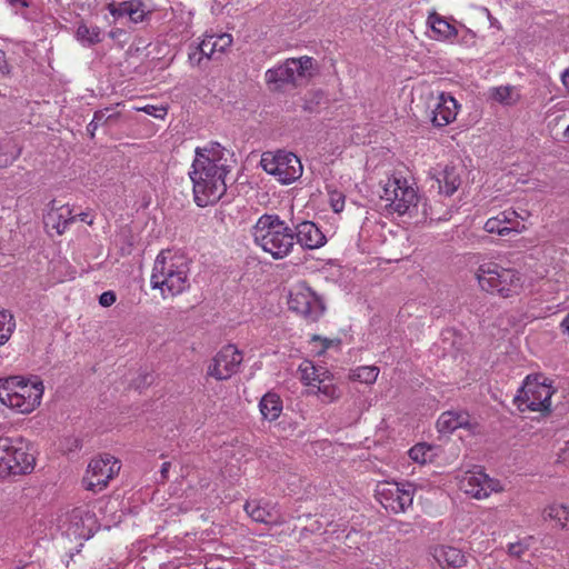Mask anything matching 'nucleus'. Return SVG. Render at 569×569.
Returning <instances> with one entry per match:
<instances>
[{
	"mask_svg": "<svg viewBox=\"0 0 569 569\" xmlns=\"http://www.w3.org/2000/svg\"><path fill=\"white\" fill-rule=\"evenodd\" d=\"M230 168L229 151L218 142L196 149L189 177L198 207L212 206L222 198L227 191L226 178Z\"/></svg>",
	"mask_w": 569,
	"mask_h": 569,
	"instance_id": "obj_1",
	"label": "nucleus"
},
{
	"mask_svg": "<svg viewBox=\"0 0 569 569\" xmlns=\"http://www.w3.org/2000/svg\"><path fill=\"white\" fill-rule=\"evenodd\" d=\"M190 261L182 253L162 250L156 258L150 277L153 289H160L163 298L178 296L190 287Z\"/></svg>",
	"mask_w": 569,
	"mask_h": 569,
	"instance_id": "obj_2",
	"label": "nucleus"
},
{
	"mask_svg": "<svg viewBox=\"0 0 569 569\" xmlns=\"http://www.w3.org/2000/svg\"><path fill=\"white\" fill-rule=\"evenodd\" d=\"M252 237L254 243L276 260L288 257L296 246L293 229L278 214L259 217L252 227Z\"/></svg>",
	"mask_w": 569,
	"mask_h": 569,
	"instance_id": "obj_3",
	"label": "nucleus"
},
{
	"mask_svg": "<svg viewBox=\"0 0 569 569\" xmlns=\"http://www.w3.org/2000/svg\"><path fill=\"white\" fill-rule=\"evenodd\" d=\"M43 391V383L37 377L26 379L11 376L0 379V402L18 413L32 412L41 403Z\"/></svg>",
	"mask_w": 569,
	"mask_h": 569,
	"instance_id": "obj_4",
	"label": "nucleus"
},
{
	"mask_svg": "<svg viewBox=\"0 0 569 569\" xmlns=\"http://www.w3.org/2000/svg\"><path fill=\"white\" fill-rule=\"evenodd\" d=\"M476 278L483 291L501 298L518 296L523 287V279L518 270L493 261L481 263L477 269Z\"/></svg>",
	"mask_w": 569,
	"mask_h": 569,
	"instance_id": "obj_5",
	"label": "nucleus"
},
{
	"mask_svg": "<svg viewBox=\"0 0 569 569\" xmlns=\"http://www.w3.org/2000/svg\"><path fill=\"white\" fill-rule=\"evenodd\" d=\"M555 390L548 379L528 376L515 397L517 408L525 411L550 412Z\"/></svg>",
	"mask_w": 569,
	"mask_h": 569,
	"instance_id": "obj_6",
	"label": "nucleus"
},
{
	"mask_svg": "<svg viewBox=\"0 0 569 569\" xmlns=\"http://www.w3.org/2000/svg\"><path fill=\"white\" fill-rule=\"evenodd\" d=\"M380 200L389 212L403 216L411 214L418 204L419 198L417 190L406 179L393 177L382 184Z\"/></svg>",
	"mask_w": 569,
	"mask_h": 569,
	"instance_id": "obj_7",
	"label": "nucleus"
},
{
	"mask_svg": "<svg viewBox=\"0 0 569 569\" xmlns=\"http://www.w3.org/2000/svg\"><path fill=\"white\" fill-rule=\"evenodd\" d=\"M36 459L22 439L0 437V470L9 475H26L33 470Z\"/></svg>",
	"mask_w": 569,
	"mask_h": 569,
	"instance_id": "obj_8",
	"label": "nucleus"
},
{
	"mask_svg": "<svg viewBox=\"0 0 569 569\" xmlns=\"http://www.w3.org/2000/svg\"><path fill=\"white\" fill-rule=\"evenodd\" d=\"M260 164L267 173L273 176L282 184L295 182L303 171L300 159L295 153L284 150L263 152Z\"/></svg>",
	"mask_w": 569,
	"mask_h": 569,
	"instance_id": "obj_9",
	"label": "nucleus"
},
{
	"mask_svg": "<svg viewBox=\"0 0 569 569\" xmlns=\"http://www.w3.org/2000/svg\"><path fill=\"white\" fill-rule=\"evenodd\" d=\"M298 372L301 382L309 388V395H317L323 402H331L339 398L332 376L326 367L303 360L299 365Z\"/></svg>",
	"mask_w": 569,
	"mask_h": 569,
	"instance_id": "obj_10",
	"label": "nucleus"
},
{
	"mask_svg": "<svg viewBox=\"0 0 569 569\" xmlns=\"http://www.w3.org/2000/svg\"><path fill=\"white\" fill-rule=\"evenodd\" d=\"M316 70L313 58L302 56L299 58H289L283 63L268 69L266 80L268 83H291L298 84L301 81L309 80Z\"/></svg>",
	"mask_w": 569,
	"mask_h": 569,
	"instance_id": "obj_11",
	"label": "nucleus"
},
{
	"mask_svg": "<svg viewBox=\"0 0 569 569\" xmlns=\"http://www.w3.org/2000/svg\"><path fill=\"white\" fill-rule=\"evenodd\" d=\"M289 309L309 322H316L325 312L321 298L305 282L296 283L289 291Z\"/></svg>",
	"mask_w": 569,
	"mask_h": 569,
	"instance_id": "obj_12",
	"label": "nucleus"
},
{
	"mask_svg": "<svg viewBox=\"0 0 569 569\" xmlns=\"http://www.w3.org/2000/svg\"><path fill=\"white\" fill-rule=\"evenodd\" d=\"M121 462L109 453L92 459L83 477V486L87 490L102 491L120 471Z\"/></svg>",
	"mask_w": 569,
	"mask_h": 569,
	"instance_id": "obj_13",
	"label": "nucleus"
},
{
	"mask_svg": "<svg viewBox=\"0 0 569 569\" xmlns=\"http://www.w3.org/2000/svg\"><path fill=\"white\" fill-rule=\"evenodd\" d=\"M415 489L410 483L380 482L376 487V498L381 506L393 513L407 511L412 506Z\"/></svg>",
	"mask_w": 569,
	"mask_h": 569,
	"instance_id": "obj_14",
	"label": "nucleus"
},
{
	"mask_svg": "<svg viewBox=\"0 0 569 569\" xmlns=\"http://www.w3.org/2000/svg\"><path fill=\"white\" fill-rule=\"evenodd\" d=\"M458 486L466 495L482 500L493 492H501L503 486L498 479L489 477L482 469L473 468L458 477Z\"/></svg>",
	"mask_w": 569,
	"mask_h": 569,
	"instance_id": "obj_15",
	"label": "nucleus"
},
{
	"mask_svg": "<svg viewBox=\"0 0 569 569\" xmlns=\"http://www.w3.org/2000/svg\"><path fill=\"white\" fill-rule=\"evenodd\" d=\"M242 360V352L234 345H227L212 359L208 375L216 380H227L238 371Z\"/></svg>",
	"mask_w": 569,
	"mask_h": 569,
	"instance_id": "obj_16",
	"label": "nucleus"
},
{
	"mask_svg": "<svg viewBox=\"0 0 569 569\" xmlns=\"http://www.w3.org/2000/svg\"><path fill=\"white\" fill-rule=\"evenodd\" d=\"M429 174L437 183L438 192L446 197H451L461 184L460 170L456 166L438 164L429 171Z\"/></svg>",
	"mask_w": 569,
	"mask_h": 569,
	"instance_id": "obj_17",
	"label": "nucleus"
},
{
	"mask_svg": "<svg viewBox=\"0 0 569 569\" xmlns=\"http://www.w3.org/2000/svg\"><path fill=\"white\" fill-rule=\"evenodd\" d=\"M244 510L256 522L267 525H281L284 522L283 516L279 512L276 505L262 500H251L246 502Z\"/></svg>",
	"mask_w": 569,
	"mask_h": 569,
	"instance_id": "obj_18",
	"label": "nucleus"
},
{
	"mask_svg": "<svg viewBox=\"0 0 569 569\" xmlns=\"http://www.w3.org/2000/svg\"><path fill=\"white\" fill-rule=\"evenodd\" d=\"M295 241L303 249H319L327 242V238L319 227L309 220L298 223L295 228Z\"/></svg>",
	"mask_w": 569,
	"mask_h": 569,
	"instance_id": "obj_19",
	"label": "nucleus"
},
{
	"mask_svg": "<svg viewBox=\"0 0 569 569\" xmlns=\"http://www.w3.org/2000/svg\"><path fill=\"white\" fill-rule=\"evenodd\" d=\"M459 104L457 100L445 92L438 97V101L432 110V123L437 127H445L456 120Z\"/></svg>",
	"mask_w": 569,
	"mask_h": 569,
	"instance_id": "obj_20",
	"label": "nucleus"
},
{
	"mask_svg": "<svg viewBox=\"0 0 569 569\" xmlns=\"http://www.w3.org/2000/svg\"><path fill=\"white\" fill-rule=\"evenodd\" d=\"M427 26L431 29L432 38L437 41L453 42L459 34V29L436 11L428 14Z\"/></svg>",
	"mask_w": 569,
	"mask_h": 569,
	"instance_id": "obj_21",
	"label": "nucleus"
},
{
	"mask_svg": "<svg viewBox=\"0 0 569 569\" xmlns=\"http://www.w3.org/2000/svg\"><path fill=\"white\" fill-rule=\"evenodd\" d=\"M432 556L441 567L461 568L467 565L466 553L453 546L440 545L433 548Z\"/></svg>",
	"mask_w": 569,
	"mask_h": 569,
	"instance_id": "obj_22",
	"label": "nucleus"
},
{
	"mask_svg": "<svg viewBox=\"0 0 569 569\" xmlns=\"http://www.w3.org/2000/svg\"><path fill=\"white\" fill-rule=\"evenodd\" d=\"M470 427V416L466 411H446L440 415L437 428L440 432L451 433L459 428Z\"/></svg>",
	"mask_w": 569,
	"mask_h": 569,
	"instance_id": "obj_23",
	"label": "nucleus"
},
{
	"mask_svg": "<svg viewBox=\"0 0 569 569\" xmlns=\"http://www.w3.org/2000/svg\"><path fill=\"white\" fill-rule=\"evenodd\" d=\"M232 41V36L229 33L206 34L202 39V52L207 54V60L214 59L224 53Z\"/></svg>",
	"mask_w": 569,
	"mask_h": 569,
	"instance_id": "obj_24",
	"label": "nucleus"
},
{
	"mask_svg": "<svg viewBox=\"0 0 569 569\" xmlns=\"http://www.w3.org/2000/svg\"><path fill=\"white\" fill-rule=\"evenodd\" d=\"M500 212L507 236L520 234L527 230L525 222L530 217V212L528 210L516 211L515 209L509 208Z\"/></svg>",
	"mask_w": 569,
	"mask_h": 569,
	"instance_id": "obj_25",
	"label": "nucleus"
},
{
	"mask_svg": "<svg viewBox=\"0 0 569 569\" xmlns=\"http://www.w3.org/2000/svg\"><path fill=\"white\" fill-rule=\"evenodd\" d=\"M569 506L551 502L541 509V518L545 522H553L555 527L565 530L568 520Z\"/></svg>",
	"mask_w": 569,
	"mask_h": 569,
	"instance_id": "obj_26",
	"label": "nucleus"
},
{
	"mask_svg": "<svg viewBox=\"0 0 569 569\" xmlns=\"http://www.w3.org/2000/svg\"><path fill=\"white\" fill-rule=\"evenodd\" d=\"M282 409V400L276 392H267L259 402V410L263 419L268 421L277 420L280 417Z\"/></svg>",
	"mask_w": 569,
	"mask_h": 569,
	"instance_id": "obj_27",
	"label": "nucleus"
},
{
	"mask_svg": "<svg viewBox=\"0 0 569 569\" xmlns=\"http://www.w3.org/2000/svg\"><path fill=\"white\" fill-rule=\"evenodd\" d=\"M141 6L140 1H123L110 4L109 10L113 17H129L132 22L138 23L142 21Z\"/></svg>",
	"mask_w": 569,
	"mask_h": 569,
	"instance_id": "obj_28",
	"label": "nucleus"
},
{
	"mask_svg": "<svg viewBox=\"0 0 569 569\" xmlns=\"http://www.w3.org/2000/svg\"><path fill=\"white\" fill-rule=\"evenodd\" d=\"M408 455L413 462L419 465H426L431 462L436 457V448L431 445L421 442L415 445L409 451Z\"/></svg>",
	"mask_w": 569,
	"mask_h": 569,
	"instance_id": "obj_29",
	"label": "nucleus"
},
{
	"mask_svg": "<svg viewBox=\"0 0 569 569\" xmlns=\"http://www.w3.org/2000/svg\"><path fill=\"white\" fill-rule=\"evenodd\" d=\"M489 97L502 104L511 106L519 99V94L516 93L515 88L511 86L495 87L489 90Z\"/></svg>",
	"mask_w": 569,
	"mask_h": 569,
	"instance_id": "obj_30",
	"label": "nucleus"
},
{
	"mask_svg": "<svg viewBox=\"0 0 569 569\" xmlns=\"http://www.w3.org/2000/svg\"><path fill=\"white\" fill-rule=\"evenodd\" d=\"M379 375V368L376 366H361L351 370L349 378L366 385H372Z\"/></svg>",
	"mask_w": 569,
	"mask_h": 569,
	"instance_id": "obj_31",
	"label": "nucleus"
},
{
	"mask_svg": "<svg viewBox=\"0 0 569 569\" xmlns=\"http://www.w3.org/2000/svg\"><path fill=\"white\" fill-rule=\"evenodd\" d=\"M16 329V320L8 310H0V347L11 337Z\"/></svg>",
	"mask_w": 569,
	"mask_h": 569,
	"instance_id": "obj_32",
	"label": "nucleus"
},
{
	"mask_svg": "<svg viewBox=\"0 0 569 569\" xmlns=\"http://www.w3.org/2000/svg\"><path fill=\"white\" fill-rule=\"evenodd\" d=\"M77 39L83 44H96L101 41V31L98 27H88L80 24L77 29Z\"/></svg>",
	"mask_w": 569,
	"mask_h": 569,
	"instance_id": "obj_33",
	"label": "nucleus"
},
{
	"mask_svg": "<svg viewBox=\"0 0 569 569\" xmlns=\"http://www.w3.org/2000/svg\"><path fill=\"white\" fill-rule=\"evenodd\" d=\"M49 219L57 220V223L53 227L57 229V232L61 234L68 227L69 222L74 220V217L71 216V209L69 207H64L61 208L60 212L49 213Z\"/></svg>",
	"mask_w": 569,
	"mask_h": 569,
	"instance_id": "obj_34",
	"label": "nucleus"
},
{
	"mask_svg": "<svg viewBox=\"0 0 569 569\" xmlns=\"http://www.w3.org/2000/svg\"><path fill=\"white\" fill-rule=\"evenodd\" d=\"M310 350L317 356H321L326 350L331 348L332 346L339 345V340H329L327 338H322L320 336H313L310 340Z\"/></svg>",
	"mask_w": 569,
	"mask_h": 569,
	"instance_id": "obj_35",
	"label": "nucleus"
},
{
	"mask_svg": "<svg viewBox=\"0 0 569 569\" xmlns=\"http://www.w3.org/2000/svg\"><path fill=\"white\" fill-rule=\"evenodd\" d=\"M485 231L488 233H495L501 237H507L506 227L502 222L501 212L497 213V216L489 218L483 224Z\"/></svg>",
	"mask_w": 569,
	"mask_h": 569,
	"instance_id": "obj_36",
	"label": "nucleus"
},
{
	"mask_svg": "<svg viewBox=\"0 0 569 569\" xmlns=\"http://www.w3.org/2000/svg\"><path fill=\"white\" fill-rule=\"evenodd\" d=\"M533 537L529 536L516 542L508 543V553L512 557L520 558L530 547Z\"/></svg>",
	"mask_w": 569,
	"mask_h": 569,
	"instance_id": "obj_37",
	"label": "nucleus"
},
{
	"mask_svg": "<svg viewBox=\"0 0 569 569\" xmlns=\"http://www.w3.org/2000/svg\"><path fill=\"white\" fill-rule=\"evenodd\" d=\"M144 114L151 116L157 120L164 121V119L168 114V104L167 103H160V104L144 103Z\"/></svg>",
	"mask_w": 569,
	"mask_h": 569,
	"instance_id": "obj_38",
	"label": "nucleus"
},
{
	"mask_svg": "<svg viewBox=\"0 0 569 569\" xmlns=\"http://www.w3.org/2000/svg\"><path fill=\"white\" fill-rule=\"evenodd\" d=\"M329 204L336 213H340L345 208L346 197L341 191L329 189Z\"/></svg>",
	"mask_w": 569,
	"mask_h": 569,
	"instance_id": "obj_39",
	"label": "nucleus"
},
{
	"mask_svg": "<svg viewBox=\"0 0 569 569\" xmlns=\"http://www.w3.org/2000/svg\"><path fill=\"white\" fill-rule=\"evenodd\" d=\"M461 30H459V34L456 39L459 44L466 46V47H473L477 43V34L471 29L467 28L466 26L461 24Z\"/></svg>",
	"mask_w": 569,
	"mask_h": 569,
	"instance_id": "obj_40",
	"label": "nucleus"
},
{
	"mask_svg": "<svg viewBox=\"0 0 569 569\" xmlns=\"http://www.w3.org/2000/svg\"><path fill=\"white\" fill-rule=\"evenodd\" d=\"M203 59H207V54L202 52V41L189 48L188 60L191 66H200Z\"/></svg>",
	"mask_w": 569,
	"mask_h": 569,
	"instance_id": "obj_41",
	"label": "nucleus"
},
{
	"mask_svg": "<svg viewBox=\"0 0 569 569\" xmlns=\"http://www.w3.org/2000/svg\"><path fill=\"white\" fill-rule=\"evenodd\" d=\"M478 569H505L502 563L493 556L487 555L479 562Z\"/></svg>",
	"mask_w": 569,
	"mask_h": 569,
	"instance_id": "obj_42",
	"label": "nucleus"
},
{
	"mask_svg": "<svg viewBox=\"0 0 569 569\" xmlns=\"http://www.w3.org/2000/svg\"><path fill=\"white\" fill-rule=\"evenodd\" d=\"M117 300V296L112 290L104 291L99 297V303L102 307H111Z\"/></svg>",
	"mask_w": 569,
	"mask_h": 569,
	"instance_id": "obj_43",
	"label": "nucleus"
},
{
	"mask_svg": "<svg viewBox=\"0 0 569 569\" xmlns=\"http://www.w3.org/2000/svg\"><path fill=\"white\" fill-rule=\"evenodd\" d=\"M108 110H98L94 112L92 121L94 122V127H99L101 124H104L107 120L111 116H107Z\"/></svg>",
	"mask_w": 569,
	"mask_h": 569,
	"instance_id": "obj_44",
	"label": "nucleus"
},
{
	"mask_svg": "<svg viewBox=\"0 0 569 569\" xmlns=\"http://www.w3.org/2000/svg\"><path fill=\"white\" fill-rule=\"evenodd\" d=\"M425 214H426V217H429V219L431 221H442V220H449L450 219V214L448 212H446L445 214H436L433 212L432 208H430V212L429 213L427 211H425Z\"/></svg>",
	"mask_w": 569,
	"mask_h": 569,
	"instance_id": "obj_45",
	"label": "nucleus"
},
{
	"mask_svg": "<svg viewBox=\"0 0 569 569\" xmlns=\"http://www.w3.org/2000/svg\"><path fill=\"white\" fill-rule=\"evenodd\" d=\"M19 153H20V151L16 150V151L11 152V154L9 157L6 156L4 158H0V167H8L10 163L13 162L14 159H17L19 157Z\"/></svg>",
	"mask_w": 569,
	"mask_h": 569,
	"instance_id": "obj_46",
	"label": "nucleus"
},
{
	"mask_svg": "<svg viewBox=\"0 0 569 569\" xmlns=\"http://www.w3.org/2000/svg\"><path fill=\"white\" fill-rule=\"evenodd\" d=\"M560 328H561L562 332L569 337V312L566 315V317L560 322Z\"/></svg>",
	"mask_w": 569,
	"mask_h": 569,
	"instance_id": "obj_47",
	"label": "nucleus"
},
{
	"mask_svg": "<svg viewBox=\"0 0 569 569\" xmlns=\"http://www.w3.org/2000/svg\"><path fill=\"white\" fill-rule=\"evenodd\" d=\"M169 468H170V462L162 463L161 470H160L161 480H166L168 478Z\"/></svg>",
	"mask_w": 569,
	"mask_h": 569,
	"instance_id": "obj_48",
	"label": "nucleus"
},
{
	"mask_svg": "<svg viewBox=\"0 0 569 569\" xmlns=\"http://www.w3.org/2000/svg\"><path fill=\"white\" fill-rule=\"evenodd\" d=\"M561 81L569 92V68L562 72Z\"/></svg>",
	"mask_w": 569,
	"mask_h": 569,
	"instance_id": "obj_49",
	"label": "nucleus"
},
{
	"mask_svg": "<svg viewBox=\"0 0 569 569\" xmlns=\"http://www.w3.org/2000/svg\"><path fill=\"white\" fill-rule=\"evenodd\" d=\"M12 6H21L22 8L28 7L27 0H7Z\"/></svg>",
	"mask_w": 569,
	"mask_h": 569,
	"instance_id": "obj_50",
	"label": "nucleus"
},
{
	"mask_svg": "<svg viewBox=\"0 0 569 569\" xmlns=\"http://www.w3.org/2000/svg\"><path fill=\"white\" fill-rule=\"evenodd\" d=\"M143 128H144V134H153L157 130L153 126H149L146 120H144Z\"/></svg>",
	"mask_w": 569,
	"mask_h": 569,
	"instance_id": "obj_51",
	"label": "nucleus"
},
{
	"mask_svg": "<svg viewBox=\"0 0 569 569\" xmlns=\"http://www.w3.org/2000/svg\"><path fill=\"white\" fill-rule=\"evenodd\" d=\"M98 128H99V127H94V122L91 120V122H90V123L88 124V127H87V131L89 132V134H90L91 137H93V136H94V132H96V130H97Z\"/></svg>",
	"mask_w": 569,
	"mask_h": 569,
	"instance_id": "obj_52",
	"label": "nucleus"
},
{
	"mask_svg": "<svg viewBox=\"0 0 569 569\" xmlns=\"http://www.w3.org/2000/svg\"><path fill=\"white\" fill-rule=\"evenodd\" d=\"M88 217H89V214H88V213H84V212H82V213H80V214H79V218H80V220H81L82 222H87L88 224H92V220H91V219H90V220H88Z\"/></svg>",
	"mask_w": 569,
	"mask_h": 569,
	"instance_id": "obj_53",
	"label": "nucleus"
},
{
	"mask_svg": "<svg viewBox=\"0 0 569 569\" xmlns=\"http://www.w3.org/2000/svg\"><path fill=\"white\" fill-rule=\"evenodd\" d=\"M567 458H569V441H567L566 448L562 452V459L566 460Z\"/></svg>",
	"mask_w": 569,
	"mask_h": 569,
	"instance_id": "obj_54",
	"label": "nucleus"
},
{
	"mask_svg": "<svg viewBox=\"0 0 569 569\" xmlns=\"http://www.w3.org/2000/svg\"><path fill=\"white\" fill-rule=\"evenodd\" d=\"M4 63V52L0 50V70H2V64Z\"/></svg>",
	"mask_w": 569,
	"mask_h": 569,
	"instance_id": "obj_55",
	"label": "nucleus"
},
{
	"mask_svg": "<svg viewBox=\"0 0 569 569\" xmlns=\"http://www.w3.org/2000/svg\"><path fill=\"white\" fill-rule=\"evenodd\" d=\"M487 13H488V17H489V20H490V23L491 26H495V23L497 22V20L495 18L491 17L490 12L488 10H486Z\"/></svg>",
	"mask_w": 569,
	"mask_h": 569,
	"instance_id": "obj_56",
	"label": "nucleus"
},
{
	"mask_svg": "<svg viewBox=\"0 0 569 569\" xmlns=\"http://www.w3.org/2000/svg\"><path fill=\"white\" fill-rule=\"evenodd\" d=\"M565 138L567 139V141L569 142V126L567 127V129L565 130V133H563Z\"/></svg>",
	"mask_w": 569,
	"mask_h": 569,
	"instance_id": "obj_57",
	"label": "nucleus"
}]
</instances>
